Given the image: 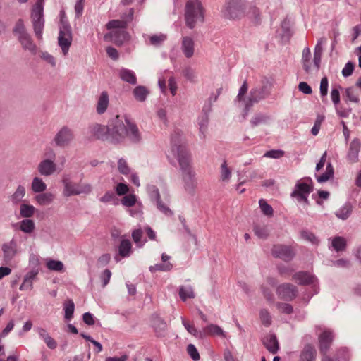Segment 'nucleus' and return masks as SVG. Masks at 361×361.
Returning a JSON list of instances; mask_svg holds the SVG:
<instances>
[{"label": "nucleus", "mask_w": 361, "mask_h": 361, "mask_svg": "<svg viewBox=\"0 0 361 361\" xmlns=\"http://www.w3.org/2000/svg\"><path fill=\"white\" fill-rule=\"evenodd\" d=\"M273 252L276 257H281L288 255V254L290 255L291 249L286 246L279 245V246H275L274 247Z\"/></svg>", "instance_id": "obj_31"}, {"label": "nucleus", "mask_w": 361, "mask_h": 361, "mask_svg": "<svg viewBox=\"0 0 361 361\" xmlns=\"http://www.w3.org/2000/svg\"><path fill=\"white\" fill-rule=\"evenodd\" d=\"M56 170V164L51 160L45 159L39 165V171L41 174L49 176Z\"/></svg>", "instance_id": "obj_14"}, {"label": "nucleus", "mask_w": 361, "mask_h": 361, "mask_svg": "<svg viewBox=\"0 0 361 361\" xmlns=\"http://www.w3.org/2000/svg\"><path fill=\"white\" fill-rule=\"evenodd\" d=\"M166 37L164 35H152L150 37L149 39L152 44H158L166 39Z\"/></svg>", "instance_id": "obj_52"}, {"label": "nucleus", "mask_w": 361, "mask_h": 361, "mask_svg": "<svg viewBox=\"0 0 361 361\" xmlns=\"http://www.w3.org/2000/svg\"><path fill=\"white\" fill-rule=\"evenodd\" d=\"M35 207L32 205L23 204L20 206V215L23 217H31L35 213Z\"/></svg>", "instance_id": "obj_29"}, {"label": "nucleus", "mask_w": 361, "mask_h": 361, "mask_svg": "<svg viewBox=\"0 0 361 361\" xmlns=\"http://www.w3.org/2000/svg\"><path fill=\"white\" fill-rule=\"evenodd\" d=\"M127 356L123 355L120 357H109L106 361H126Z\"/></svg>", "instance_id": "obj_64"}, {"label": "nucleus", "mask_w": 361, "mask_h": 361, "mask_svg": "<svg viewBox=\"0 0 361 361\" xmlns=\"http://www.w3.org/2000/svg\"><path fill=\"white\" fill-rule=\"evenodd\" d=\"M200 337L202 336H222L225 334L223 330L218 325L209 324L202 329V334H200Z\"/></svg>", "instance_id": "obj_12"}, {"label": "nucleus", "mask_w": 361, "mask_h": 361, "mask_svg": "<svg viewBox=\"0 0 361 361\" xmlns=\"http://www.w3.org/2000/svg\"><path fill=\"white\" fill-rule=\"evenodd\" d=\"M179 295L183 301L193 298L195 296L192 288L183 286L180 287L179 289Z\"/></svg>", "instance_id": "obj_28"}, {"label": "nucleus", "mask_w": 361, "mask_h": 361, "mask_svg": "<svg viewBox=\"0 0 361 361\" xmlns=\"http://www.w3.org/2000/svg\"><path fill=\"white\" fill-rule=\"evenodd\" d=\"M11 269L8 267H0V279L3 277L8 276L11 274Z\"/></svg>", "instance_id": "obj_59"}, {"label": "nucleus", "mask_w": 361, "mask_h": 361, "mask_svg": "<svg viewBox=\"0 0 361 361\" xmlns=\"http://www.w3.org/2000/svg\"><path fill=\"white\" fill-rule=\"evenodd\" d=\"M316 350L310 345H306L300 355V361H314L315 359Z\"/></svg>", "instance_id": "obj_16"}, {"label": "nucleus", "mask_w": 361, "mask_h": 361, "mask_svg": "<svg viewBox=\"0 0 361 361\" xmlns=\"http://www.w3.org/2000/svg\"><path fill=\"white\" fill-rule=\"evenodd\" d=\"M284 155V152L282 150H270L266 152L265 157L274 159H279Z\"/></svg>", "instance_id": "obj_43"}, {"label": "nucleus", "mask_w": 361, "mask_h": 361, "mask_svg": "<svg viewBox=\"0 0 361 361\" xmlns=\"http://www.w3.org/2000/svg\"><path fill=\"white\" fill-rule=\"evenodd\" d=\"M259 318L262 323L266 326H269L271 324V318L269 312L267 310H262L259 312Z\"/></svg>", "instance_id": "obj_33"}, {"label": "nucleus", "mask_w": 361, "mask_h": 361, "mask_svg": "<svg viewBox=\"0 0 361 361\" xmlns=\"http://www.w3.org/2000/svg\"><path fill=\"white\" fill-rule=\"evenodd\" d=\"M47 185L39 178H35L32 183V190L35 192H42L46 190Z\"/></svg>", "instance_id": "obj_26"}, {"label": "nucleus", "mask_w": 361, "mask_h": 361, "mask_svg": "<svg viewBox=\"0 0 361 361\" xmlns=\"http://www.w3.org/2000/svg\"><path fill=\"white\" fill-rule=\"evenodd\" d=\"M44 6L35 4L32 10V23H41L43 20Z\"/></svg>", "instance_id": "obj_18"}, {"label": "nucleus", "mask_w": 361, "mask_h": 361, "mask_svg": "<svg viewBox=\"0 0 361 361\" xmlns=\"http://www.w3.org/2000/svg\"><path fill=\"white\" fill-rule=\"evenodd\" d=\"M90 133L93 139H104L110 135V128L107 126L95 123L90 127Z\"/></svg>", "instance_id": "obj_7"}, {"label": "nucleus", "mask_w": 361, "mask_h": 361, "mask_svg": "<svg viewBox=\"0 0 361 361\" xmlns=\"http://www.w3.org/2000/svg\"><path fill=\"white\" fill-rule=\"evenodd\" d=\"M314 184L312 180L310 177H305L295 184V189L291 193L293 197L296 198L300 202H304L308 204V195L312 192Z\"/></svg>", "instance_id": "obj_2"}, {"label": "nucleus", "mask_w": 361, "mask_h": 361, "mask_svg": "<svg viewBox=\"0 0 361 361\" xmlns=\"http://www.w3.org/2000/svg\"><path fill=\"white\" fill-rule=\"evenodd\" d=\"M130 190L129 186L125 183H120L115 187L116 193L118 196L127 194Z\"/></svg>", "instance_id": "obj_38"}, {"label": "nucleus", "mask_w": 361, "mask_h": 361, "mask_svg": "<svg viewBox=\"0 0 361 361\" xmlns=\"http://www.w3.org/2000/svg\"><path fill=\"white\" fill-rule=\"evenodd\" d=\"M136 202V196L133 194L125 195L121 200L122 204L128 207L134 206Z\"/></svg>", "instance_id": "obj_32"}, {"label": "nucleus", "mask_w": 361, "mask_h": 361, "mask_svg": "<svg viewBox=\"0 0 361 361\" xmlns=\"http://www.w3.org/2000/svg\"><path fill=\"white\" fill-rule=\"evenodd\" d=\"M32 288V283L31 280L24 279L20 287V290H30Z\"/></svg>", "instance_id": "obj_57"}, {"label": "nucleus", "mask_w": 361, "mask_h": 361, "mask_svg": "<svg viewBox=\"0 0 361 361\" xmlns=\"http://www.w3.org/2000/svg\"><path fill=\"white\" fill-rule=\"evenodd\" d=\"M118 168L119 171L124 175L128 174L130 171L126 161L123 159H121L118 160Z\"/></svg>", "instance_id": "obj_39"}, {"label": "nucleus", "mask_w": 361, "mask_h": 361, "mask_svg": "<svg viewBox=\"0 0 361 361\" xmlns=\"http://www.w3.org/2000/svg\"><path fill=\"white\" fill-rule=\"evenodd\" d=\"M186 23H198L204 20V11L198 0L188 1L185 6Z\"/></svg>", "instance_id": "obj_4"}, {"label": "nucleus", "mask_w": 361, "mask_h": 361, "mask_svg": "<svg viewBox=\"0 0 361 361\" xmlns=\"http://www.w3.org/2000/svg\"><path fill=\"white\" fill-rule=\"evenodd\" d=\"M333 339L330 331H324L319 336V345L322 352L326 351Z\"/></svg>", "instance_id": "obj_15"}, {"label": "nucleus", "mask_w": 361, "mask_h": 361, "mask_svg": "<svg viewBox=\"0 0 361 361\" xmlns=\"http://www.w3.org/2000/svg\"><path fill=\"white\" fill-rule=\"evenodd\" d=\"M119 76L123 80L130 84L135 85L137 82V79L134 73L128 69L121 70L119 72Z\"/></svg>", "instance_id": "obj_21"}, {"label": "nucleus", "mask_w": 361, "mask_h": 361, "mask_svg": "<svg viewBox=\"0 0 361 361\" xmlns=\"http://www.w3.org/2000/svg\"><path fill=\"white\" fill-rule=\"evenodd\" d=\"M25 193V188L23 187H18L15 193L13 195V199L16 202H18L24 197Z\"/></svg>", "instance_id": "obj_41"}, {"label": "nucleus", "mask_w": 361, "mask_h": 361, "mask_svg": "<svg viewBox=\"0 0 361 361\" xmlns=\"http://www.w3.org/2000/svg\"><path fill=\"white\" fill-rule=\"evenodd\" d=\"M73 135L68 128L61 129L56 137V142L58 145L63 146L68 144L72 139Z\"/></svg>", "instance_id": "obj_13"}, {"label": "nucleus", "mask_w": 361, "mask_h": 361, "mask_svg": "<svg viewBox=\"0 0 361 361\" xmlns=\"http://www.w3.org/2000/svg\"><path fill=\"white\" fill-rule=\"evenodd\" d=\"M35 228L34 222L30 219H25L20 222V229L25 233H31Z\"/></svg>", "instance_id": "obj_34"}, {"label": "nucleus", "mask_w": 361, "mask_h": 361, "mask_svg": "<svg viewBox=\"0 0 361 361\" xmlns=\"http://www.w3.org/2000/svg\"><path fill=\"white\" fill-rule=\"evenodd\" d=\"M247 83L245 82L244 84L242 85V87H240V91H239V93H238V99L240 100L243 99V97L245 96V94L247 93Z\"/></svg>", "instance_id": "obj_58"}, {"label": "nucleus", "mask_w": 361, "mask_h": 361, "mask_svg": "<svg viewBox=\"0 0 361 361\" xmlns=\"http://www.w3.org/2000/svg\"><path fill=\"white\" fill-rule=\"evenodd\" d=\"M278 297L283 300L292 301L296 298L298 291L297 287L291 283H285L276 288Z\"/></svg>", "instance_id": "obj_5"}, {"label": "nucleus", "mask_w": 361, "mask_h": 361, "mask_svg": "<svg viewBox=\"0 0 361 361\" xmlns=\"http://www.w3.org/2000/svg\"><path fill=\"white\" fill-rule=\"evenodd\" d=\"M54 199V195L51 193H42L35 197L36 201L41 205L50 203Z\"/></svg>", "instance_id": "obj_27"}, {"label": "nucleus", "mask_w": 361, "mask_h": 361, "mask_svg": "<svg viewBox=\"0 0 361 361\" xmlns=\"http://www.w3.org/2000/svg\"><path fill=\"white\" fill-rule=\"evenodd\" d=\"M109 105V95L106 92H103L98 99L97 111L99 114L104 113Z\"/></svg>", "instance_id": "obj_17"}, {"label": "nucleus", "mask_w": 361, "mask_h": 361, "mask_svg": "<svg viewBox=\"0 0 361 361\" xmlns=\"http://www.w3.org/2000/svg\"><path fill=\"white\" fill-rule=\"evenodd\" d=\"M111 276V273L110 270L105 269L102 274H101L100 279L102 282V286H105L109 283L110 278Z\"/></svg>", "instance_id": "obj_44"}, {"label": "nucleus", "mask_w": 361, "mask_h": 361, "mask_svg": "<svg viewBox=\"0 0 361 361\" xmlns=\"http://www.w3.org/2000/svg\"><path fill=\"white\" fill-rule=\"evenodd\" d=\"M14 326V324L13 322H10L6 326V328L2 331L1 334V336H6L8 332H10Z\"/></svg>", "instance_id": "obj_60"}, {"label": "nucleus", "mask_w": 361, "mask_h": 361, "mask_svg": "<svg viewBox=\"0 0 361 361\" xmlns=\"http://www.w3.org/2000/svg\"><path fill=\"white\" fill-rule=\"evenodd\" d=\"M63 308L66 319H70L72 318L75 310V305L73 302L69 299L66 300L63 303Z\"/></svg>", "instance_id": "obj_25"}, {"label": "nucleus", "mask_w": 361, "mask_h": 361, "mask_svg": "<svg viewBox=\"0 0 361 361\" xmlns=\"http://www.w3.org/2000/svg\"><path fill=\"white\" fill-rule=\"evenodd\" d=\"M145 231L150 240H155L156 235L154 231L150 227H146Z\"/></svg>", "instance_id": "obj_61"}, {"label": "nucleus", "mask_w": 361, "mask_h": 361, "mask_svg": "<svg viewBox=\"0 0 361 361\" xmlns=\"http://www.w3.org/2000/svg\"><path fill=\"white\" fill-rule=\"evenodd\" d=\"M293 280L300 285H310L314 282L315 278L310 272L299 271L293 276Z\"/></svg>", "instance_id": "obj_11"}, {"label": "nucleus", "mask_w": 361, "mask_h": 361, "mask_svg": "<svg viewBox=\"0 0 361 361\" xmlns=\"http://www.w3.org/2000/svg\"><path fill=\"white\" fill-rule=\"evenodd\" d=\"M187 353L194 361H197L200 358V355L197 348L192 344H189L187 346Z\"/></svg>", "instance_id": "obj_36"}, {"label": "nucleus", "mask_w": 361, "mask_h": 361, "mask_svg": "<svg viewBox=\"0 0 361 361\" xmlns=\"http://www.w3.org/2000/svg\"><path fill=\"white\" fill-rule=\"evenodd\" d=\"M169 86L170 89V92L173 96H174L176 94L177 92V85L175 81V78L172 75H169Z\"/></svg>", "instance_id": "obj_48"}, {"label": "nucleus", "mask_w": 361, "mask_h": 361, "mask_svg": "<svg viewBox=\"0 0 361 361\" xmlns=\"http://www.w3.org/2000/svg\"><path fill=\"white\" fill-rule=\"evenodd\" d=\"M119 116H116V121L114 123V127L111 135L113 138L115 140H118L120 138L125 137L128 136V130L126 123L123 124L122 122L119 121Z\"/></svg>", "instance_id": "obj_8"}, {"label": "nucleus", "mask_w": 361, "mask_h": 361, "mask_svg": "<svg viewBox=\"0 0 361 361\" xmlns=\"http://www.w3.org/2000/svg\"><path fill=\"white\" fill-rule=\"evenodd\" d=\"M183 50L186 57L190 58L193 55L194 42L192 39L185 37L183 39Z\"/></svg>", "instance_id": "obj_19"}, {"label": "nucleus", "mask_w": 361, "mask_h": 361, "mask_svg": "<svg viewBox=\"0 0 361 361\" xmlns=\"http://www.w3.org/2000/svg\"><path fill=\"white\" fill-rule=\"evenodd\" d=\"M183 324L189 333L195 336H198L199 332L192 322L184 319Z\"/></svg>", "instance_id": "obj_35"}, {"label": "nucleus", "mask_w": 361, "mask_h": 361, "mask_svg": "<svg viewBox=\"0 0 361 361\" xmlns=\"http://www.w3.org/2000/svg\"><path fill=\"white\" fill-rule=\"evenodd\" d=\"M328 79L324 77L320 83V92L322 96H326L328 92Z\"/></svg>", "instance_id": "obj_47"}, {"label": "nucleus", "mask_w": 361, "mask_h": 361, "mask_svg": "<svg viewBox=\"0 0 361 361\" xmlns=\"http://www.w3.org/2000/svg\"><path fill=\"white\" fill-rule=\"evenodd\" d=\"M259 207L262 210V212L264 213V214L271 216L274 213L273 208L270 204L267 203V202L265 200L261 199L259 201Z\"/></svg>", "instance_id": "obj_30"}, {"label": "nucleus", "mask_w": 361, "mask_h": 361, "mask_svg": "<svg viewBox=\"0 0 361 361\" xmlns=\"http://www.w3.org/2000/svg\"><path fill=\"white\" fill-rule=\"evenodd\" d=\"M279 307L283 313L290 314L293 312V307L289 304H279Z\"/></svg>", "instance_id": "obj_55"}, {"label": "nucleus", "mask_w": 361, "mask_h": 361, "mask_svg": "<svg viewBox=\"0 0 361 361\" xmlns=\"http://www.w3.org/2000/svg\"><path fill=\"white\" fill-rule=\"evenodd\" d=\"M132 238L134 243L138 247H142L147 241L145 239H143V231L141 228H137L133 231Z\"/></svg>", "instance_id": "obj_23"}, {"label": "nucleus", "mask_w": 361, "mask_h": 361, "mask_svg": "<svg viewBox=\"0 0 361 361\" xmlns=\"http://www.w3.org/2000/svg\"><path fill=\"white\" fill-rule=\"evenodd\" d=\"M85 0H78L75 6V11L77 16H80L82 14Z\"/></svg>", "instance_id": "obj_46"}, {"label": "nucleus", "mask_w": 361, "mask_h": 361, "mask_svg": "<svg viewBox=\"0 0 361 361\" xmlns=\"http://www.w3.org/2000/svg\"><path fill=\"white\" fill-rule=\"evenodd\" d=\"M331 245L336 251L342 252L345 250L347 242L343 237L336 236L332 239Z\"/></svg>", "instance_id": "obj_20"}, {"label": "nucleus", "mask_w": 361, "mask_h": 361, "mask_svg": "<svg viewBox=\"0 0 361 361\" xmlns=\"http://www.w3.org/2000/svg\"><path fill=\"white\" fill-rule=\"evenodd\" d=\"M323 119H324L323 116L317 117V118L314 123V125L313 128H312V133L314 135H316L318 134L320 127H321V125H322V123L323 121Z\"/></svg>", "instance_id": "obj_49"}, {"label": "nucleus", "mask_w": 361, "mask_h": 361, "mask_svg": "<svg viewBox=\"0 0 361 361\" xmlns=\"http://www.w3.org/2000/svg\"><path fill=\"white\" fill-rule=\"evenodd\" d=\"M118 254L115 257L116 261L128 257L132 252V243L128 239H122L118 247Z\"/></svg>", "instance_id": "obj_10"}, {"label": "nucleus", "mask_w": 361, "mask_h": 361, "mask_svg": "<svg viewBox=\"0 0 361 361\" xmlns=\"http://www.w3.org/2000/svg\"><path fill=\"white\" fill-rule=\"evenodd\" d=\"M347 97L349 100L357 103L360 101V97L356 90L353 87H350L346 90Z\"/></svg>", "instance_id": "obj_37"}, {"label": "nucleus", "mask_w": 361, "mask_h": 361, "mask_svg": "<svg viewBox=\"0 0 361 361\" xmlns=\"http://www.w3.org/2000/svg\"><path fill=\"white\" fill-rule=\"evenodd\" d=\"M43 339L47 346L51 349H55L57 346L56 341L47 334H42Z\"/></svg>", "instance_id": "obj_40"}, {"label": "nucleus", "mask_w": 361, "mask_h": 361, "mask_svg": "<svg viewBox=\"0 0 361 361\" xmlns=\"http://www.w3.org/2000/svg\"><path fill=\"white\" fill-rule=\"evenodd\" d=\"M354 69V65L351 62H348L345 64V67L342 71V73L345 77H348L353 73Z\"/></svg>", "instance_id": "obj_50"}, {"label": "nucleus", "mask_w": 361, "mask_h": 361, "mask_svg": "<svg viewBox=\"0 0 361 361\" xmlns=\"http://www.w3.org/2000/svg\"><path fill=\"white\" fill-rule=\"evenodd\" d=\"M126 123L128 130V135L130 133L133 135L137 136L138 135V129L137 126L129 120H126Z\"/></svg>", "instance_id": "obj_42"}, {"label": "nucleus", "mask_w": 361, "mask_h": 361, "mask_svg": "<svg viewBox=\"0 0 361 361\" xmlns=\"http://www.w3.org/2000/svg\"><path fill=\"white\" fill-rule=\"evenodd\" d=\"M231 176V171L226 165V163L224 162L221 165V176L223 180H227Z\"/></svg>", "instance_id": "obj_53"}, {"label": "nucleus", "mask_w": 361, "mask_h": 361, "mask_svg": "<svg viewBox=\"0 0 361 361\" xmlns=\"http://www.w3.org/2000/svg\"><path fill=\"white\" fill-rule=\"evenodd\" d=\"M262 343L267 350L272 353L276 354L279 349V343L277 338L274 334H269L262 338Z\"/></svg>", "instance_id": "obj_9"}, {"label": "nucleus", "mask_w": 361, "mask_h": 361, "mask_svg": "<svg viewBox=\"0 0 361 361\" xmlns=\"http://www.w3.org/2000/svg\"><path fill=\"white\" fill-rule=\"evenodd\" d=\"M83 321L87 325H93L94 324V319L92 314L89 312L83 314Z\"/></svg>", "instance_id": "obj_56"}, {"label": "nucleus", "mask_w": 361, "mask_h": 361, "mask_svg": "<svg viewBox=\"0 0 361 361\" xmlns=\"http://www.w3.org/2000/svg\"><path fill=\"white\" fill-rule=\"evenodd\" d=\"M298 89L300 92L306 94H310L312 92L311 87L305 82H300Z\"/></svg>", "instance_id": "obj_45"}, {"label": "nucleus", "mask_w": 361, "mask_h": 361, "mask_svg": "<svg viewBox=\"0 0 361 361\" xmlns=\"http://www.w3.org/2000/svg\"><path fill=\"white\" fill-rule=\"evenodd\" d=\"M331 99L334 104L340 102V93L338 89H333L331 92Z\"/></svg>", "instance_id": "obj_54"}, {"label": "nucleus", "mask_w": 361, "mask_h": 361, "mask_svg": "<svg viewBox=\"0 0 361 361\" xmlns=\"http://www.w3.org/2000/svg\"><path fill=\"white\" fill-rule=\"evenodd\" d=\"M148 94L149 91L144 86H137L133 90V94L135 97L141 102L146 99Z\"/></svg>", "instance_id": "obj_24"}, {"label": "nucleus", "mask_w": 361, "mask_h": 361, "mask_svg": "<svg viewBox=\"0 0 361 361\" xmlns=\"http://www.w3.org/2000/svg\"><path fill=\"white\" fill-rule=\"evenodd\" d=\"M71 39L72 36L70 27L68 25L63 26L59 32V44L65 54L68 51V47L71 45Z\"/></svg>", "instance_id": "obj_6"}, {"label": "nucleus", "mask_w": 361, "mask_h": 361, "mask_svg": "<svg viewBox=\"0 0 361 361\" xmlns=\"http://www.w3.org/2000/svg\"><path fill=\"white\" fill-rule=\"evenodd\" d=\"M38 274V271H30L27 275L25 277V279H29V280H31V281L32 282V281L36 278L37 275Z\"/></svg>", "instance_id": "obj_63"}, {"label": "nucleus", "mask_w": 361, "mask_h": 361, "mask_svg": "<svg viewBox=\"0 0 361 361\" xmlns=\"http://www.w3.org/2000/svg\"><path fill=\"white\" fill-rule=\"evenodd\" d=\"M245 6V0H227L221 12L226 19L237 20L244 15Z\"/></svg>", "instance_id": "obj_1"}, {"label": "nucleus", "mask_w": 361, "mask_h": 361, "mask_svg": "<svg viewBox=\"0 0 361 361\" xmlns=\"http://www.w3.org/2000/svg\"><path fill=\"white\" fill-rule=\"evenodd\" d=\"M45 264L47 268L50 271H62L64 269L63 263L59 260L47 259Z\"/></svg>", "instance_id": "obj_22"}, {"label": "nucleus", "mask_w": 361, "mask_h": 361, "mask_svg": "<svg viewBox=\"0 0 361 361\" xmlns=\"http://www.w3.org/2000/svg\"><path fill=\"white\" fill-rule=\"evenodd\" d=\"M315 177L319 183H324L334 178V170L331 164L327 161V153L325 152L316 166Z\"/></svg>", "instance_id": "obj_3"}, {"label": "nucleus", "mask_w": 361, "mask_h": 361, "mask_svg": "<svg viewBox=\"0 0 361 361\" xmlns=\"http://www.w3.org/2000/svg\"><path fill=\"white\" fill-rule=\"evenodd\" d=\"M108 56L114 60H117L119 57L118 51L114 47H108L106 49Z\"/></svg>", "instance_id": "obj_51"}, {"label": "nucleus", "mask_w": 361, "mask_h": 361, "mask_svg": "<svg viewBox=\"0 0 361 361\" xmlns=\"http://www.w3.org/2000/svg\"><path fill=\"white\" fill-rule=\"evenodd\" d=\"M119 35L122 36V39H115V43L116 44H121L123 41L128 40L129 38L128 36L123 31L119 32Z\"/></svg>", "instance_id": "obj_62"}]
</instances>
